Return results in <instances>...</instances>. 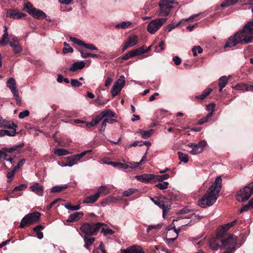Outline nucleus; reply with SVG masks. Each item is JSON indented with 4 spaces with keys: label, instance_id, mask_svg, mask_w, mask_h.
I'll list each match as a JSON object with an SVG mask.
<instances>
[{
    "label": "nucleus",
    "instance_id": "ddd939ff",
    "mask_svg": "<svg viewBox=\"0 0 253 253\" xmlns=\"http://www.w3.org/2000/svg\"><path fill=\"white\" fill-rule=\"evenodd\" d=\"M150 199L156 205L162 209L163 215H164L165 213H167L168 211L169 210V208L168 206H165L164 201L163 200H161L157 198L156 199L151 198Z\"/></svg>",
    "mask_w": 253,
    "mask_h": 253
},
{
    "label": "nucleus",
    "instance_id": "37998d69",
    "mask_svg": "<svg viewBox=\"0 0 253 253\" xmlns=\"http://www.w3.org/2000/svg\"><path fill=\"white\" fill-rule=\"evenodd\" d=\"M169 182L164 181L161 183H158L156 185V186L159 188L161 190H165L166 189L169 185Z\"/></svg>",
    "mask_w": 253,
    "mask_h": 253
},
{
    "label": "nucleus",
    "instance_id": "69168bd1",
    "mask_svg": "<svg viewBox=\"0 0 253 253\" xmlns=\"http://www.w3.org/2000/svg\"><path fill=\"white\" fill-rule=\"evenodd\" d=\"M27 187V186L25 184H20L17 186H16L14 189L13 190V191H22L26 189Z\"/></svg>",
    "mask_w": 253,
    "mask_h": 253
},
{
    "label": "nucleus",
    "instance_id": "b1692460",
    "mask_svg": "<svg viewBox=\"0 0 253 253\" xmlns=\"http://www.w3.org/2000/svg\"><path fill=\"white\" fill-rule=\"evenodd\" d=\"M65 159L66 162L65 164L63 163L62 167H71L77 163L73 155L67 157Z\"/></svg>",
    "mask_w": 253,
    "mask_h": 253
},
{
    "label": "nucleus",
    "instance_id": "a878e982",
    "mask_svg": "<svg viewBox=\"0 0 253 253\" xmlns=\"http://www.w3.org/2000/svg\"><path fill=\"white\" fill-rule=\"evenodd\" d=\"M212 90V89L211 88H207L203 91L201 94L195 96V98L203 100L210 94Z\"/></svg>",
    "mask_w": 253,
    "mask_h": 253
},
{
    "label": "nucleus",
    "instance_id": "4d7b16f0",
    "mask_svg": "<svg viewBox=\"0 0 253 253\" xmlns=\"http://www.w3.org/2000/svg\"><path fill=\"white\" fill-rule=\"evenodd\" d=\"M70 40L80 46H82L83 41L75 37H70Z\"/></svg>",
    "mask_w": 253,
    "mask_h": 253
},
{
    "label": "nucleus",
    "instance_id": "f03ea898",
    "mask_svg": "<svg viewBox=\"0 0 253 253\" xmlns=\"http://www.w3.org/2000/svg\"><path fill=\"white\" fill-rule=\"evenodd\" d=\"M221 182L222 179L221 177H217L207 193L199 200L198 204L199 206L203 208H206L213 205L217 200L219 193L221 189Z\"/></svg>",
    "mask_w": 253,
    "mask_h": 253
},
{
    "label": "nucleus",
    "instance_id": "423d86ee",
    "mask_svg": "<svg viewBox=\"0 0 253 253\" xmlns=\"http://www.w3.org/2000/svg\"><path fill=\"white\" fill-rule=\"evenodd\" d=\"M237 243V237L234 235H230L226 239L221 238V247L227 249L225 253L231 252L235 249Z\"/></svg>",
    "mask_w": 253,
    "mask_h": 253
},
{
    "label": "nucleus",
    "instance_id": "052dcab7",
    "mask_svg": "<svg viewBox=\"0 0 253 253\" xmlns=\"http://www.w3.org/2000/svg\"><path fill=\"white\" fill-rule=\"evenodd\" d=\"M29 115V111L28 110H24L23 112H21L19 114V118L20 119H23L26 117L28 116Z\"/></svg>",
    "mask_w": 253,
    "mask_h": 253
},
{
    "label": "nucleus",
    "instance_id": "f3484780",
    "mask_svg": "<svg viewBox=\"0 0 253 253\" xmlns=\"http://www.w3.org/2000/svg\"><path fill=\"white\" fill-rule=\"evenodd\" d=\"M154 174H143L140 175H137V179L141 182L148 183L154 179Z\"/></svg>",
    "mask_w": 253,
    "mask_h": 253
},
{
    "label": "nucleus",
    "instance_id": "3c124183",
    "mask_svg": "<svg viewBox=\"0 0 253 253\" xmlns=\"http://www.w3.org/2000/svg\"><path fill=\"white\" fill-rule=\"evenodd\" d=\"M239 0H225V2L221 4L222 7H225L230 5H233L236 3Z\"/></svg>",
    "mask_w": 253,
    "mask_h": 253
},
{
    "label": "nucleus",
    "instance_id": "774afa93",
    "mask_svg": "<svg viewBox=\"0 0 253 253\" xmlns=\"http://www.w3.org/2000/svg\"><path fill=\"white\" fill-rule=\"evenodd\" d=\"M172 60L176 65H179L181 63V60L178 56H174Z\"/></svg>",
    "mask_w": 253,
    "mask_h": 253
},
{
    "label": "nucleus",
    "instance_id": "79ce46f5",
    "mask_svg": "<svg viewBox=\"0 0 253 253\" xmlns=\"http://www.w3.org/2000/svg\"><path fill=\"white\" fill-rule=\"evenodd\" d=\"M215 106V104L213 103H211L210 104H208L207 105V110L209 111V113L208 114H211V116H212L213 115V113L214 112V109Z\"/></svg>",
    "mask_w": 253,
    "mask_h": 253
},
{
    "label": "nucleus",
    "instance_id": "4c0bfd02",
    "mask_svg": "<svg viewBox=\"0 0 253 253\" xmlns=\"http://www.w3.org/2000/svg\"><path fill=\"white\" fill-rule=\"evenodd\" d=\"M203 50L200 46H195L192 49L193 54L194 56H197L198 53H202Z\"/></svg>",
    "mask_w": 253,
    "mask_h": 253
},
{
    "label": "nucleus",
    "instance_id": "49530a36",
    "mask_svg": "<svg viewBox=\"0 0 253 253\" xmlns=\"http://www.w3.org/2000/svg\"><path fill=\"white\" fill-rule=\"evenodd\" d=\"M16 134V129H12L11 131L3 129V136L5 135L10 136H14Z\"/></svg>",
    "mask_w": 253,
    "mask_h": 253
},
{
    "label": "nucleus",
    "instance_id": "6e6552de",
    "mask_svg": "<svg viewBox=\"0 0 253 253\" xmlns=\"http://www.w3.org/2000/svg\"><path fill=\"white\" fill-rule=\"evenodd\" d=\"M167 20V18H157L151 21L147 26L148 32L151 34H155Z\"/></svg>",
    "mask_w": 253,
    "mask_h": 253
},
{
    "label": "nucleus",
    "instance_id": "c756f323",
    "mask_svg": "<svg viewBox=\"0 0 253 253\" xmlns=\"http://www.w3.org/2000/svg\"><path fill=\"white\" fill-rule=\"evenodd\" d=\"M138 37L135 35L131 36L128 37L127 41L126 42L129 47H132L137 43Z\"/></svg>",
    "mask_w": 253,
    "mask_h": 253
},
{
    "label": "nucleus",
    "instance_id": "7c9ffc66",
    "mask_svg": "<svg viewBox=\"0 0 253 253\" xmlns=\"http://www.w3.org/2000/svg\"><path fill=\"white\" fill-rule=\"evenodd\" d=\"M153 132V129H151L148 130H143L142 129L139 130L138 132L141 135V137L143 139H147L150 137Z\"/></svg>",
    "mask_w": 253,
    "mask_h": 253
},
{
    "label": "nucleus",
    "instance_id": "680f3d73",
    "mask_svg": "<svg viewBox=\"0 0 253 253\" xmlns=\"http://www.w3.org/2000/svg\"><path fill=\"white\" fill-rule=\"evenodd\" d=\"M62 201V199L61 198H58L54 200L53 202H52L50 204H49L47 207L46 209L47 210H49L55 204H56L57 202L59 201Z\"/></svg>",
    "mask_w": 253,
    "mask_h": 253
},
{
    "label": "nucleus",
    "instance_id": "412c9836",
    "mask_svg": "<svg viewBox=\"0 0 253 253\" xmlns=\"http://www.w3.org/2000/svg\"><path fill=\"white\" fill-rule=\"evenodd\" d=\"M83 215V213L81 212H75L73 214L70 215L67 219V222H74L78 221Z\"/></svg>",
    "mask_w": 253,
    "mask_h": 253
},
{
    "label": "nucleus",
    "instance_id": "4be33fe9",
    "mask_svg": "<svg viewBox=\"0 0 253 253\" xmlns=\"http://www.w3.org/2000/svg\"><path fill=\"white\" fill-rule=\"evenodd\" d=\"M235 88L243 91H253V86L249 84H239L235 86Z\"/></svg>",
    "mask_w": 253,
    "mask_h": 253
},
{
    "label": "nucleus",
    "instance_id": "6ab92c4d",
    "mask_svg": "<svg viewBox=\"0 0 253 253\" xmlns=\"http://www.w3.org/2000/svg\"><path fill=\"white\" fill-rule=\"evenodd\" d=\"M99 193H95L94 195L85 197L83 201L84 204H93L95 203L99 198Z\"/></svg>",
    "mask_w": 253,
    "mask_h": 253
},
{
    "label": "nucleus",
    "instance_id": "cd10ccee",
    "mask_svg": "<svg viewBox=\"0 0 253 253\" xmlns=\"http://www.w3.org/2000/svg\"><path fill=\"white\" fill-rule=\"evenodd\" d=\"M229 79L226 76H222L219 79V92H221L222 89L226 86L228 82Z\"/></svg>",
    "mask_w": 253,
    "mask_h": 253
},
{
    "label": "nucleus",
    "instance_id": "4468645a",
    "mask_svg": "<svg viewBox=\"0 0 253 253\" xmlns=\"http://www.w3.org/2000/svg\"><path fill=\"white\" fill-rule=\"evenodd\" d=\"M121 253H144L142 249L140 246L133 245L126 249L121 250Z\"/></svg>",
    "mask_w": 253,
    "mask_h": 253
},
{
    "label": "nucleus",
    "instance_id": "9d476101",
    "mask_svg": "<svg viewBox=\"0 0 253 253\" xmlns=\"http://www.w3.org/2000/svg\"><path fill=\"white\" fill-rule=\"evenodd\" d=\"M207 143L205 141H200L198 144L189 143L188 146L192 148L190 153L192 155H197L201 153L204 151V147L206 146Z\"/></svg>",
    "mask_w": 253,
    "mask_h": 253
},
{
    "label": "nucleus",
    "instance_id": "c85d7f7f",
    "mask_svg": "<svg viewBox=\"0 0 253 253\" xmlns=\"http://www.w3.org/2000/svg\"><path fill=\"white\" fill-rule=\"evenodd\" d=\"M84 247L88 249L89 247L95 241V238L91 237H88L84 235Z\"/></svg>",
    "mask_w": 253,
    "mask_h": 253
},
{
    "label": "nucleus",
    "instance_id": "c9c22d12",
    "mask_svg": "<svg viewBox=\"0 0 253 253\" xmlns=\"http://www.w3.org/2000/svg\"><path fill=\"white\" fill-rule=\"evenodd\" d=\"M82 46L90 50H98L97 48L92 43H86L83 42Z\"/></svg>",
    "mask_w": 253,
    "mask_h": 253
},
{
    "label": "nucleus",
    "instance_id": "58836bf2",
    "mask_svg": "<svg viewBox=\"0 0 253 253\" xmlns=\"http://www.w3.org/2000/svg\"><path fill=\"white\" fill-rule=\"evenodd\" d=\"M178 154L179 159L181 161L185 163L188 162L189 160L188 155L183 154L181 152H178Z\"/></svg>",
    "mask_w": 253,
    "mask_h": 253
},
{
    "label": "nucleus",
    "instance_id": "ea45409f",
    "mask_svg": "<svg viewBox=\"0 0 253 253\" xmlns=\"http://www.w3.org/2000/svg\"><path fill=\"white\" fill-rule=\"evenodd\" d=\"M102 114H103L104 118L105 117H114L115 116V113L109 109L102 112Z\"/></svg>",
    "mask_w": 253,
    "mask_h": 253
},
{
    "label": "nucleus",
    "instance_id": "a19ab883",
    "mask_svg": "<svg viewBox=\"0 0 253 253\" xmlns=\"http://www.w3.org/2000/svg\"><path fill=\"white\" fill-rule=\"evenodd\" d=\"M64 207L67 209L70 210L72 211H78L81 208L80 205L72 206L70 204H65Z\"/></svg>",
    "mask_w": 253,
    "mask_h": 253
},
{
    "label": "nucleus",
    "instance_id": "0e129e2a",
    "mask_svg": "<svg viewBox=\"0 0 253 253\" xmlns=\"http://www.w3.org/2000/svg\"><path fill=\"white\" fill-rule=\"evenodd\" d=\"M108 189L106 186H100L98 189V191L96 192V193H99V196L100 197V194L102 192H107Z\"/></svg>",
    "mask_w": 253,
    "mask_h": 253
},
{
    "label": "nucleus",
    "instance_id": "2f4dec72",
    "mask_svg": "<svg viewBox=\"0 0 253 253\" xmlns=\"http://www.w3.org/2000/svg\"><path fill=\"white\" fill-rule=\"evenodd\" d=\"M54 153L58 156H62L70 154L72 153L64 149L57 148L54 150Z\"/></svg>",
    "mask_w": 253,
    "mask_h": 253
},
{
    "label": "nucleus",
    "instance_id": "7ed1b4c3",
    "mask_svg": "<svg viewBox=\"0 0 253 253\" xmlns=\"http://www.w3.org/2000/svg\"><path fill=\"white\" fill-rule=\"evenodd\" d=\"M105 225L103 223L87 222L84 223L80 227L81 231L85 236L96 235L101 229L102 226Z\"/></svg>",
    "mask_w": 253,
    "mask_h": 253
},
{
    "label": "nucleus",
    "instance_id": "72a5a7b5",
    "mask_svg": "<svg viewBox=\"0 0 253 253\" xmlns=\"http://www.w3.org/2000/svg\"><path fill=\"white\" fill-rule=\"evenodd\" d=\"M33 8H35V7L33 5V4L30 2H26L24 4L23 10L27 12L29 14L31 12L30 11H33Z\"/></svg>",
    "mask_w": 253,
    "mask_h": 253
},
{
    "label": "nucleus",
    "instance_id": "864d4df0",
    "mask_svg": "<svg viewBox=\"0 0 253 253\" xmlns=\"http://www.w3.org/2000/svg\"><path fill=\"white\" fill-rule=\"evenodd\" d=\"M162 225L160 224H158L157 225H149L147 229V232H149V231L152 229H160Z\"/></svg>",
    "mask_w": 253,
    "mask_h": 253
},
{
    "label": "nucleus",
    "instance_id": "e433bc0d",
    "mask_svg": "<svg viewBox=\"0 0 253 253\" xmlns=\"http://www.w3.org/2000/svg\"><path fill=\"white\" fill-rule=\"evenodd\" d=\"M67 188V185H65V186H54V187H53L51 189V192L52 193H55V192H59L64 189H65L66 188Z\"/></svg>",
    "mask_w": 253,
    "mask_h": 253
},
{
    "label": "nucleus",
    "instance_id": "603ef678",
    "mask_svg": "<svg viewBox=\"0 0 253 253\" xmlns=\"http://www.w3.org/2000/svg\"><path fill=\"white\" fill-rule=\"evenodd\" d=\"M9 45L11 47V45H19V42L17 38L14 36H10Z\"/></svg>",
    "mask_w": 253,
    "mask_h": 253
},
{
    "label": "nucleus",
    "instance_id": "aec40b11",
    "mask_svg": "<svg viewBox=\"0 0 253 253\" xmlns=\"http://www.w3.org/2000/svg\"><path fill=\"white\" fill-rule=\"evenodd\" d=\"M85 66V63L83 61H78L73 63L69 69L71 72H75L78 70L82 69Z\"/></svg>",
    "mask_w": 253,
    "mask_h": 253
},
{
    "label": "nucleus",
    "instance_id": "338daca9",
    "mask_svg": "<svg viewBox=\"0 0 253 253\" xmlns=\"http://www.w3.org/2000/svg\"><path fill=\"white\" fill-rule=\"evenodd\" d=\"M134 57L132 53L131 50L126 53L124 56L122 57V59L124 60L129 59L130 57Z\"/></svg>",
    "mask_w": 253,
    "mask_h": 253
},
{
    "label": "nucleus",
    "instance_id": "39448f33",
    "mask_svg": "<svg viewBox=\"0 0 253 253\" xmlns=\"http://www.w3.org/2000/svg\"><path fill=\"white\" fill-rule=\"evenodd\" d=\"M41 214L38 212L26 214L21 220L20 228H24L26 226L30 225L39 221Z\"/></svg>",
    "mask_w": 253,
    "mask_h": 253
},
{
    "label": "nucleus",
    "instance_id": "bb28decb",
    "mask_svg": "<svg viewBox=\"0 0 253 253\" xmlns=\"http://www.w3.org/2000/svg\"><path fill=\"white\" fill-rule=\"evenodd\" d=\"M132 24L130 21H123L120 23H118L115 26L116 29H125L129 28Z\"/></svg>",
    "mask_w": 253,
    "mask_h": 253
},
{
    "label": "nucleus",
    "instance_id": "2eb2a0df",
    "mask_svg": "<svg viewBox=\"0 0 253 253\" xmlns=\"http://www.w3.org/2000/svg\"><path fill=\"white\" fill-rule=\"evenodd\" d=\"M221 238L216 237L210 240V246L212 250H217L221 247Z\"/></svg>",
    "mask_w": 253,
    "mask_h": 253
},
{
    "label": "nucleus",
    "instance_id": "de8ad7c7",
    "mask_svg": "<svg viewBox=\"0 0 253 253\" xmlns=\"http://www.w3.org/2000/svg\"><path fill=\"white\" fill-rule=\"evenodd\" d=\"M101 232L103 233L104 235L105 236L107 235H112L115 233V231L114 230L109 228L106 229L105 228L102 227L101 228Z\"/></svg>",
    "mask_w": 253,
    "mask_h": 253
},
{
    "label": "nucleus",
    "instance_id": "393cba45",
    "mask_svg": "<svg viewBox=\"0 0 253 253\" xmlns=\"http://www.w3.org/2000/svg\"><path fill=\"white\" fill-rule=\"evenodd\" d=\"M106 164L111 165L114 168H118L119 169H126L128 168V165L119 162H109L105 163Z\"/></svg>",
    "mask_w": 253,
    "mask_h": 253
},
{
    "label": "nucleus",
    "instance_id": "473e14b6",
    "mask_svg": "<svg viewBox=\"0 0 253 253\" xmlns=\"http://www.w3.org/2000/svg\"><path fill=\"white\" fill-rule=\"evenodd\" d=\"M131 51L133 56L139 55L146 52V51L145 50V46L144 45L134 50H132Z\"/></svg>",
    "mask_w": 253,
    "mask_h": 253
},
{
    "label": "nucleus",
    "instance_id": "8fccbe9b",
    "mask_svg": "<svg viewBox=\"0 0 253 253\" xmlns=\"http://www.w3.org/2000/svg\"><path fill=\"white\" fill-rule=\"evenodd\" d=\"M137 190L134 188H130L123 192V196L128 197L134 193Z\"/></svg>",
    "mask_w": 253,
    "mask_h": 253
},
{
    "label": "nucleus",
    "instance_id": "9b49d317",
    "mask_svg": "<svg viewBox=\"0 0 253 253\" xmlns=\"http://www.w3.org/2000/svg\"><path fill=\"white\" fill-rule=\"evenodd\" d=\"M6 15L7 17L15 19H20L23 17H25V13L20 12L16 9H9L6 10Z\"/></svg>",
    "mask_w": 253,
    "mask_h": 253
},
{
    "label": "nucleus",
    "instance_id": "20e7f679",
    "mask_svg": "<svg viewBox=\"0 0 253 253\" xmlns=\"http://www.w3.org/2000/svg\"><path fill=\"white\" fill-rule=\"evenodd\" d=\"M174 3L178 2L174 0H160L159 2L160 7V15L161 16H167L171 11Z\"/></svg>",
    "mask_w": 253,
    "mask_h": 253
},
{
    "label": "nucleus",
    "instance_id": "6e6d98bb",
    "mask_svg": "<svg viewBox=\"0 0 253 253\" xmlns=\"http://www.w3.org/2000/svg\"><path fill=\"white\" fill-rule=\"evenodd\" d=\"M11 47H12L13 51L14 53H19L22 51V47L21 46L19 45H11Z\"/></svg>",
    "mask_w": 253,
    "mask_h": 253
},
{
    "label": "nucleus",
    "instance_id": "bf43d9fd",
    "mask_svg": "<svg viewBox=\"0 0 253 253\" xmlns=\"http://www.w3.org/2000/svg\"><path fill=\"white\" fill-rule=\"evenodd\" d=\"M16 169H13L12 170L8 172L7 173V177L8 178V182H10L11 181V178L14 176L15 174V172L16 171Z\"/></svg>",
    "mask_w": 253,
    "mask_h": 253
},
{
    "label": "nucleus",
    "instance_id": "1a4fd4ad",
    "mask_svg": "<svg viewBox=\"0 0 253 253\" xmlns=\"http://www.w3.org/2000/svg\"><path fill=\"white\" fill-rule=\"evenodd\" d=\"M125 84V78L124 76L121 75L119 79L114 84L111 93L113 97L117 95L121 91L122 88Z\"/></svg>",
    "mask_w": 253,
    "mask_h": 253
},
{
    "label": "nucleus",
    "instance_id": "f8f14e48",
    "mask_svg": "<svg viewBox=\"0 0 253 253\" xmlns=\"http://www.w3.org/2000/svg\"><path fill=\"white\" fill-rule=\"evenodd\" d=\"M0 127L4 128L16 129L17 126L11 120H7L0 117Z\"/></svg>",
    "mask_w": 253,
    "mask_h": 253
},
{
    "label": "nucleus",
    "instance_id": "a211bd4d",
    "mask_svg": "<svg viewBox=\"0 0 253 253\" xmlns=\"http://www.w3.org/2000/svg\"><path fill=\"white\" fill-rule=\"evenodd\" d=\"M30 190L39 196H42L43 193V187L38 183H34L30 187Z\"/></svg>",
    "mask_w": 253,
    "mask_h": 253
},
{
    "label": "nucleus",
    "instance_id": "f704fd0d",
    "mask_svg": "<svg viewBox=\"0 0 253 253\" xmlns=\"http://www.w3.org/2000/svg\"><path fill=\"white\" fill-rule=\"evenodd\" d=\"M9 41L8 32L5 31L2 35L1 40L0 42V44L4 45L8 42Z\"/></svg>",
    "mask_w": 253,
    "mask_h": 253
},
{
    "label": "nucleus",
    "instance_id": "5fc2aeb1",
    "mask_svg": "<svg viewBox=\"0 0 253 253\" xmlns=\"http://www.w3.org/2000/svg\"><path fill=\"white\" fill-rule=\"evenodd\" d=\"M71 84L72 86L76 87H79L82 85V84L77 79H71Z\"/></svg>",
    "mask_w": 253,
    "mask_h": 253
},
{
    "label": "nucleus",
    "instance_id": "a18cd8bd",
    "mask_svg": "<svg viewBox=\"0 0 253 253\" xmlns=\"http://www.w3.org/2000/svg\"><path fill=\"white\" fill-rule=\"evenodd\" d=\"M12 93L15 99L16 104L18 105H20L21 103V100L19 95L18 90L15 91Z\"/></svg>",
    "mask_w": 253,
    "mask_h": 253
},
{
    "label": "nucleus",
    "instance_id": "dca6fc26",
    "mask_svg": "<svg viewBox=\"0 0 253 253\" xmlns=\"http://www.w3.org/2000/svg\"><path fill=\"white\" fill-rule=\"evenodd\" d=\"M30 12V14L37 19H42L46 17V14L43 11L36 8H33V11Z\"/></svg>",
    "mask_w": 253,
    "mask_h": 253
},
{
    "label": "nucleus",
    "instance_id": "13d9d810",
    "mask_svg": "<svg viewBox=\"0 0 253 253\" xmlns=\"http://www.w3.org/2000/svg\"><path fill=\"white\" fill-rule=\"evenodd\" d=\"M164 45L165 42L163 41H162L161 42L159 43L158 46H156L155 48L156 50V52H160L163 51L164 49Z\"/></svg>",
    "mask_w": 253,
    "mask_h": 253
},
{
    "label": "nucleus",
    "instance_id": "c03bdc74",
    "mask_svg": "<svg viewBox=\"0 0 253 253\" xmlns=\"http://www.w3.org/2000/svg\"><path fill=\"white\" fill-rule=\"evenodd\" d=\"M180 22L178 23H172L169 25H168L166 27V30H167L169 32H170L172 30L174 29L176 27H177L180 25Z\"/></svg>",
    "mask_w": 253,
    "mask_h": 253
},
{
    "label": "nucleus",
    "instance_id": "f257e3e1",
    "mask_svg": "<svg viewBox=\"0 0 253 253\" xmlns=\"http://www.w3.org/2000/svg\"><path fill=\"white\" fill-rule=\"evenodd\" d=\"M253 40V21L247 23L243 29L230 37L226 42L224 48L232 47L239 43H247Z\"/></svg>",
    "mask_w": 253,
    "mask_h": 253
},
{
    "label": "nucleus",
    "instance_id": "5701e85b",
    "mask_svg": "<svg viewBox=\"0 0 253 253\" xmlns=\"http://www.w3.org/2000/svg\"><path fill=\"white\" fill-rule=\"evenodd\" d=\"M6 86L9 88L11 92L18 90L16 87V83L15 79L11 77L6 82Z\"/></svg>",
    "mask_w": 253,
    "mask_h": 253
},
{
    "label": "nucleus",
    "instance_id": "09e8293b",
    "mask_svg": "<svg viewBox=\"0 0 253 253\" xmlns=\"http://www.w3.org/2000/svg\"><path fill=\"white\" fill-rule=\"evenodd\" d=\"M211 114H207L206 117H204L200 120H199L197 123L198 125H202L206 122H207L209 120L211 117Z\"/></svg>",
    "mask_w": 253,
    "mask_h": 253
},
{
    "label": "nucleus",
    "instance_id": "e2e57ef3",
    "mask_svg": "<svg viewBox=\"0 0 253 253\" xmlns=\"http://www.w3.org/2000/svg\"><path fill=\"white\" fill-rule=\"evenodd\" d=\"M73 156L77 163L79 161H81V159H82L85 155L83 152L79 154L73 155Z\"/></svg>",
    "mask_w": 253,
    "mask_h": 253
},
{
    "label": "nucleus",
    "instance_id": "0eeeda50",
    "mask_svg": "<svg viewBox=\"0 0 253 253\" xmlns=\"http://www.w3.org/2000/svg\"><path fill=\"white\" fill-rule=\"evenodd\" d=\"M237 194L238 196L242 197L241 200H237L239 202H244L247 201L253 194V182H251L245 186L242 189L239 191Z\"/></svg>",
    "mask_w": 253,
    "mask_h": 253
}]
</instances>
